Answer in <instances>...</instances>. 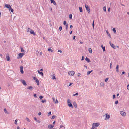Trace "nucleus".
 <instances>
[{
  "label": "nucleus",
  "mask_w": 129,
  "mask_h": 129,
  "mask_svg": "<svg viewBox=\"0 0 129 129\" xmlns=\"http://www.w3.org/2000/svg\"><path fill=\"white\" fill-rule=\"evenodd\" d=\"M30 33L31 34H33L34 35H36V34L35 33L34 31L33 30H31L30 31Z\"/></svg>",
  "instance_id": "obj_19"
},
{
  "label": "nucleus",
  "mask_w": 129,
  "mask_h": 129,
  "mask_svg": "<svg viewBox=\"0 0 129 129\" xmlns=\"http://www.w3.org/2000/svg\"><path fill=\"white\" fill-rule=\"evenodd\" d=\"M88 50L90 53H92V49L90 48H89Z\"/></svg>",
  "instance_id": "obj_24"
},
{
  "label": "nucleus",
  "mask_w": 129,
  "mask_h": 129,
  "mask_svg": "<svg viewBox=\"0 0 129 129\" xmlns=\"http://www.w3.org/2000/svg\"><path fill=\"white\" fill-rule=\"evenodd\" d=\"M75 38H76V36H74L73 38V40L75 39Z\"/></svg>",
  "instance_id": "obj_63"
},
{
  "label": "nucleus",
  "mask_w": 129,
  "mask_h": 129,
  "mask_svg": "<svg viewBox=\"0 0 129 129\" xmlns=\"http://www.w3.org/2000/svg\"><path fill=\"white\" fill-rule=\"evenodd\" d=\"M68 74L71 76H73L75 74V72L73 71H69L68 72Z\"/></svg>",
  "instance_id": "obj_3"
},
{
  "label": "nucleus",
  "mask_w": 129,
  "mask_h": 129,
  "mask_svg": "<svg viewBox=\"0 0 129 129\" xmlns=\"http://www.w3.org/2000/svg\"><path fill=\"white\" fill-rule=\"evenodd\" d=\"M34 119L35 120V121H36L37 120V118L36 117H35L34 118Z\"/></svg>",
  "instance_id": "obj_60"
},
{
  "label": "nucleus",
  "mask_w": 129,
  "mask_h": 129,
  "mask_svg": "<svg viewBox=\"0 0 129 129\" xmlns=\"http://www.w3.org/2000/svg\"><path fill=\"white\" fill-rule=\"evenodd\" d=\"M21 51L22 52H25V51L24 50L23 48H21Z\"/></svg>",
  "instance_id": "obj_34"
},
{
  "label": "nucleus",
  "mask_w": 129,
  "mask_h": 129,
  "mask_svg": "<svg viewBox=\"0 0 129 129\" xmlns=\"http://www.w3.org/2000/svg\"><path fill=\"white\" fill-rule=\"evenodd\" d=\"M107 34L108 35V36L111 38V35L109 33L107 30L106 31Z\"/></svg>",
  "instance_id": "obj_27"
},
{
  "label": "nucleus",
  "mask_w": 129,
  "mask_h": 129,
  "mask_svg": "<svg viewBox=\"0 0 129 129\" xmlns=\"http://www.w3.org/2000/svg\"><path fill=\"white\" fill-rule=\"evenodd\" d=\"M105 115H106L105 118V120H107L109 119L110 116L109 115H108L107 114H106Z\"/></svg>",
  "instance_id": "obj_6"
},
{
  "label": "nucleus",
  "mask_w": 129,
  "mask_h": 129,
  "mask_svg": "<svg viewBox=\"0 0 129 129\" xmlns=\"http://www.w3.org/2000/svg\"><path fill=\"white\" fill-rule=\"evenodd\" d=\"M78 95V93L77 92V93H76L75 94H74L73 95L74 96H77V95Z\"/></svg>",
  "instance_id": "obj_39"
},
{
  "label": "nucleus",
  "mask_w": 129,
  "mask_h": 129,
  "mask_svg": "<svg viewBox=\"0 0 129 129\" xmlns=\"http://www.w3.org/2000/svg\"><path fill=\"white\" fill-rule=\"evenodd\" d=\"M72 15L71 14H70L69 15V18L71 19L72 18Z\"/></svg>",
  "instance_id": "obj_33"
},
{
  "label": "nucleus",
  "mask_w": 129,
  "mask_h": 129,
  "mask_svg": "<svg viewBox=\"0 0 129 129\" xmlns=\"http://www.w3.org/2000/svg\"><path fill=\"white\" fill-rule=\"evenodd\" d=\"M120 113L121 115H122L123 116H125L126 115V113L123 111H121L120 112Z\"/></svg>",
  "instance_id": "obj_9"
},
{
  "label": "nucleus",
  "mask_w": 129,
  "mask_h": 129,
  "mask_svg": "<svg viewBox=\"0 0 129 129\" xmlns=\"http://www.w3.org/2000/svg\"><path fill=\"white\" fill-rule=\"evenodd\" d=\"M100 124L98 123H94L92 124V126H93L97 127Z\"/></svg>",
  "instance_id": "obj_5"
},
{
  "label": "nucleus",
  "mask_w": 129,
  "mask_h": 129,
  "mask_svg": "<svg viewBox=\"0 0 129 129\" xmlns=\"http://www.w3.org/2000/svg\"><path fill=\"white\" fill-rule=\"evenodd\" d=\"M20 71L22 74H23L24 73V71L23 70V66H21L20 68Z\"/></svg>",
  "instance_id": "obj_7"
},
{
  "label": "nucleus",
  "mask_w": 129,
  "mask_h": 129,
  "mask_svg": "<svg viewBox=\"0 0 129 129\" xmlns=\"http://www.w3.org/2000/svg\"><path fill=\"white\" fill-rule=\"evenodd\" d=\"M84 60V57L83 56H82V58L81 59V61H83Z\"/></svg>",
  "instance_id": "obj_48"
},
{
  "label": "nucleus",
  "mask_w": 129,
  "mask_h": 129,
  "mask_svg": "<svg viewBox=\"0 0 129 129\" xmlns=\"http://www.w3.org/2000/svg\"><path fill=\"white\" fill-rule=\"evenodd\" d=\"M73 84V83H70L69 84V85L68 86H71V85H72V84Z\"/></svg>",
  "instance_id": "obj_59"
},
{
  "label": "nucleus",
  "mask_w": 129,
  "mask_h": 129,
  "mask_svg": "<svg viewBox=\"0 0 129 129\" xmlns=\"http://www.w3.org/2000/svg\"><path fill=\"white\" fill-rule=\"evenodd\" d=\"M54 127V125L51 124H50L48 125V128L49 129H51L53 128Z\"/></svg>",
  "instance_id": "obj_10"
},
{
  "label": "nucleus",
  "mask_w": 129,
  "mask_h": 129,
  "mask_svg": "<svg viewBox=\"0 0 129 129\" xmlns=\"http://www.w3.org/2000/svg\"><path fill=\"white\" fill-rule=\"evenodd\" d=\"M127 88L128 90H129V84L127 85Z\"/></svg>",
  "instance_id": "obj_56"
},
{
  "label": "nucleus",
  "mask_w": 129,
  "mask_h": 129,
  "mask_svg": "<svg viewBox=\"0 0 129 129\" xmlns=\"http://www.w3.org/2000/svg\"><path fill=\"white\" fill-rule=\"evenodd\" d=\"M51 3H53L55 5H56V3L54 0H50Z\"/></svg>",
  "instance_id": "obj_13"
},
{
  "label": "nucleus",
  "mask_w": 129,
  "mask_h": 129,
  "mask_svg": "<svg viewBox=\"0 0 129 129\" xmlns=\"http://www.w3.org/2000/svg\"><path fill=\"white\" fill-rule=\"evenodd\" d=\"M63 24L64 25H66V22L65 21H64L63 23Z\"/></svg>",
  "instance_id": "obj_43"
},
{
  "label": "nucleus",
  "mask_w": 129,
  "mask_h": 129,
  "mask_svg": "<svg viewBox=\"0 0 129 129\" xmlns=\"http://www.w3.org/2000/svg\"><path fill=\"white\" fill-rule=\"evenodd\" d=\"M33 88V87L31 86H30L27 87V89H29L31 90H32V89Z\"/></svg>",
  "instance_id": "obj_20"
},
{
  "label": "nucleus",
  "mask_w": 129,
  "mask_h": 129,
  "mask_svg": "<svg viewBox=\"0 0 129 129\" xmlns=\"http://www.w3.org/2000/svg\"><path fill=\"white\" fill-rule=\"evenodd\" d=\"M6 59L8 61H9L10 60V58L9 56H6Z\"/></svg>",
  "instance_id": "obj_26"
},
{
  "label": "nucleus",
  "mask_w": 129,
  "mask_h": 129,
  "mask_svg": "<svg viewBox=\"0 0 129 129\" xmlns=\"http://www.w3.org/2000/svg\"><path fill=\"white\" fill-rule=\"evenodd\" d=\"M101 47L102 48L103 51L104 52L105 51V47L104 46L103 47V45H101Z\"/></svg>",
  "instance_id": "obj_22"
},
{
  "label": "nucleus",
  "mask_w": 129,
  "mask_h": 129,
  "mask_svg": "<svg viewBox=\"0 0 129 129\" xmlns=\"http://www.w3.org/2000/svg\"><path fill=\"white\" fill-rule=\"evenodd\" d=\"M21 82L24 85L26 86L27 85V84L26 83L25 81L24 80H22Z\"/></svg>",
  "instance_id": "obj_11"
},
{
  "label": "nucleus",
  "mask_w": 129,
  "mask_h": 129,
  "mask_svg": "<svg viewBox=\"0 0 129 129\" xmlns=\"http://www.w3.org/2000/svg\"><path fill=\"white\" fill-rule=\"evenodd\" d=\"M37 71L40 75H41L42 76L43 75V73L42 72H40L39 70H38Z\"/></svg>",
  "instance_id": "obj_15"
},
{
  "label": "nucleus",
  "mask_w": 129,
  "mask_h": 129,
  "mask_svg": "<svg viewBox=\"0 0 129 129\" xmlns=\"http://www.w3.org/2000/svg\"><path fill=\"white\" fill-rule=\"evenodd\" d=\"M24 55L23 53H20L18 54V55L19 56V58H21L22 56Z\"/></svg>",
  "instance_id": "obj_8"
},
{
  "label": "nucleus",
  "mask_w": 129,
  "mask_h": 129,
  "mask_svg": "<svg viewBox=\"0 0 129 129\" xmlns=\"http://www.w3.org/2000/svg\"><path fill=\"white\" fill-rule=\"evenodd\" d=\"M73 104L75 108H76L77 107V105L76 102L75 101L74 102Z\"/></svg>",
  "instance_id": "obj_16"
},
{
  "label": "nucleus",
  "mask_w": 129,
  "mask_h": 129,
  "mask_svg": "<svg viewBox=\"0 0 129 129\" xmlns=\"http://www.w3.org/2000/svg\"><path fill=\"white\" fill-rule=\"evenodd\" d=\"M41 102L42 103H43L44 102H46V99H45L44 100H42L41 101Z\"/></svg>",
  "instance_id": "obj_35"
},
{
  "label": "nucleus",
  "mask_w": 129,
  "mask_h": 129,
  "mask_svg": "<svg viewBox=\"0 0 129 129\" xmlns=\"http://www.w3.org/2000/svg\"><path fill=\"white\" fill-rule=\"evenodd\" d=\"M118 103V100L116 101L115 102V104H117Z\"/></svg>",
  "instance_id": "obj_51"
},
{
  "label": "nucleus",
  "mask_w": 129,
  "mask_h": 129,
  "mask_svg": "<svg viewBox=\"0 0 129 129\" xmlns=\"http://www.w3.org/2000/svg\"><path fill=\"white\" fill-rule=\"evenodd\" d=\"M58 52H60L61 53L62 52V51L61 50H58Z\"/></svg>",
  "instance_id": "obj_57"
},
{
  "label": "nucleus",
  "mask_w": 129,
  "mask_h": 129,
  "mask_svg": "<svg viewBox=\"0 0 129 129\" xmlns=\"http://www.w3.org/2000/svg\"><path fill=\"white\" fill-rule=\"evenodd\" d=\"M62 29V27L61 26H60L59 27V30L60 31H61Z\"/></svg>",
  "instance_id": "obj_40"
},
{
  "label": "nucleus",
  "mask_w": 129,
  "mask_h": 129,
  "mask_svg": "<svg viewBox=\"0 0 129 129\" xmlns=\"http://www.w3.org/2000/svg\"><path fill=\"white\" fill-rule=\"evenodd\" d=\"M108 78H106L105 80V82H107L108 81Z\"/></svg>",
  "instance_id": "obj_44"
},
{
  "label": "nucleus",
  "mask_w": 129,
  "mask_h": 129,
  "mask_svg": "<svg viewBox=\"0 0 129 129\" xmlns=\"http://www.w3.org/2000/svg\"><path fill=\"white\" fill-rule=\"evenodd\" d=\"M70 28H72L73 27V26L72 25H70Z\"/></svg>",
  "instance_id": "obj_64"
},
{
  "label": "nucleus",
  "mask_w": 129,
  "mask_h": 129,
  "mask_svg": "<svg viewBox=\"0 0 129 129\" xmlns=\"http://www.w3.org/2000/svg\"><path fill=\"white\" fill-rule=\"evenodd\" d=\"M18 120L17 119H16L15 120L14 123L16 125L17 124V122Z\"/></svg>",
  "instance_id": "obj_32"
},
{
  "label": "nucleus",
  "mask_w": 129,
  "mask_h": 129,
  "mask_svg": "<svg viewBox=\"0 0 129 129\" xmlns=\"http://www.w3.org/2000/svg\"><path fill=\"white\" fill-rule=\"evenodd\" d=\"M85 7L87 11L89 13L90 11V8L87 5L85 4Z\"/></svg>",
  "instance_id": "obj_4"
},
{
  "label": "nucleus",
  "mask_w": 129,
  "mask_h": 129,
  "mask_svg": "<svg viewBox=\"0 0 129 129\" xmlns=\"http://www.w3.org/2000/svg\"><path fill=\"white\" fill-rule=\"evenodd\" d=\"M4 112L6 114H9V113L7 111L6 108H5L4 109Z\"/></svg>",
  "instance_id": "obj_21"
},
{
  "label": "nucleus",
  "mask_w": 129,
  "mask_h": 129,
  "mask_svg": "<svg viewBox=\"0 0 129 129\" xmlns=\"http://www.w3.org/2000/svg\"><path fill=\"white\" fill-rule=\"evenodd\" d=\"M9 10L12 12H13L14 11L13 9L11 7L10 8V9H9Z\"/></svg>",
  "instance_id": "obj_30"
},
{
  "label": "nucleus",
  "mask_w": 129,
  "mask_h": 129,
  "mask_svg": "<svg viewBox=\"0 0 129 129\" xmlns=\"http://www.w3.org/2000/svg\"><path fill=\"white\" fill-rule=\"evenodd\" d=\"M118 68H119V66L118 65H117L116 66V71L117 73L119 71V70H118Z\"/></svg>",
  "instance_id": "obj_17"
},
{
  "label": "nucleus",
  "mask_w": 129,
  "mask_h": 129,
  "mask_svg": "<svg viewBox=\"0 0 129 129\" xmlns=\"http://www.w3.org/2000/svg\"><path fill=\"white\" fill-rule=\"evenodd\" d=\"M103 10L104 11H105V12L106 11V7L105 6H104V7H103Z\"/></svg>",
  "instance_id": "obj_38"
},
{
  "label": "nucleus",
  "mask_w": 129,
  "mask_h": 129,
  "mask_svg": "<svg viewBox=\"0 0 129 129\" xmlns=\"http://www.w3.org/2000/svg\"><path fill=\"white\" fill-rule=\"evenodd\" d=\"M52 78L54 80L55 79H56V78L55 76H53L52 77Z\"/></svg>",
  "instance_id": "obj_50"
},
{
  "label": "nucleus",
  "mask_w": 129,
  "mask_h": 129,
  "mask_svg": "<svg viewBox=\"0 0 129 129\" xmlns=\"http://www.w3.org/2000/svg\"><path fill=\"white\" fill-rule=\"evenodd\" d=\"M67 102L68 104V106L71 108H73V106L70 100L69 99L67 101Z\"/></svg>",
  "instance_id": "obj_1"
},
{
  "label": "nucleus",
  "mask_w": 129,
  "mask_h": 129,
  "mask_svg": "<svg viewBox=\"0 0 129 129\" xmlns=\"http://www.w3.org/2000/svg\"><path fill=\"white\" fill-rule=\"evenodd\" d=\"M63 127V126L62 125H61L60 126V128H62Z\"/></svg>",
  "instance_id": "obj_62"
},
{
  "label": "nucleus",
  "mask_w": 129,
  "mask_h": 129,
  "mask_svg": "<svg viewBox=\"0 0 129 129\" xmlns=\"http://www.w3.org/2000/svg\"><path fill=\"white\" fill-rule=\"evenodd\" d=\"M94 126H92V127L91 128V129H96V128L94 127Z\"/></svg>",
  "instance_id": "obj_55"
},
{
  "label": "nucleus",
  "mask_w": 129,
  "mask_h": 129,
  "mask_svg": "<svg viewBox=\"0 0 129 129\" xmlns=\"http://www.w3.org/2000/svg\"><path fill=\"white\" fill-rule=\"evenodd\" d=\"M79 10L80 12H82L83 11L82 8L81 7H79Z\"/></svg>",
  "instance_id": "obj_25"
},
{
  "label": "nucleus",
  "mask_w": 129,
  "mask_h": 129,
  "mask_svg": "<svg viewBox=\"0 0 129 129\" xmlns=\"http://www.w3.org/2000/svg\"><path fill=\"white\" fill-rule=\"evenodd\" d=\"M34 96L35 98H36L37 97V94H34Z\"/></svg>",
  "instance_id": "obj_49"
},
{
  "label": "nucleus",
  "mask_w": 129,
  "mask_h": 129,
  "mask_svg": "<svg viewBox=\"0 0 129 129\" xmlns=\"http://www.w3.org/2000/svg\"><path fill=\"white\" fill-rule=\"evenodd\" d=\"M48 50L49 51H51V52H53V50L51 49L50 48H49L48 49Z\"/></svg>",
  "instance_id": "obj_31"
},
{
  "label": "nucleus",
  "mask_w": 129,
  "mask_h": 129,
  "mask_svg": "<svg viewBox=\"0 0 129 129\" xmlns=\"http://www.w3.org/2000/svg\"><path fill=\"white\" fill-rule=\"evenodd\" d=\"M100 86L104 87V84L103 82H101L100 83Z\"/></svg>",
  "instance_id": "obj_23"
},
{
  "label": "nucleus",
  "mask_w": 129,
  "mask_h": 129,
  "mask_svg": "<svg viewBox=\"0 0 129 129\" xmlns=\"http://www.w3.org/2000/svg\"><path fill=\"white\" fill-rule=\"evenodd\" d=\"M43 98V96H39V98L40 99H42Z\"/></svg>",
  "instance_id": "obj_42"
},
{
  "label": "nucleus",
  "mask_w": 129,
  "mask_h": 129,
  "mask_svg": "<svg viewBox=\"0 0 129 129\" xmlns=\"http://www.w3.org/2000/svg\"><path fill=\"white\" fill-rule=\"evenodd\" d=\"M5 7L6 8H8L9 9H10V8H11V6L9 4H5Z\"/></svg>",
  "instance_id": "obj_12"
},
{
  "label": "nucleus",
  "mask_w": 129,
  "mask_h": 129,
  "mask_svg": "<svg viewBox=\"0 0 129 129\" xmlns=\"http://www.w3.org/2000/svg\"><path fill=\"white\" fill-rule=\"evenodd\" d=\"M112 30L113 31L114 33H116V29L115 28H113L112 29Z\"/></svg>",
  "instance_id": "obj_29"
},
{
  "label": "nucleus",
  "mask_w": 129,
  "mask_h": 129,
  "mask_svg": "<svg viewBox=\"0 0 129 129\" xmlns=\"http://www.w3.org/2000/svg\"><path fill=\"white\" fill-rule=\"evenodd\" d=\"M110 46L112 47L114 49H116V47L115 46V45L113 44H111Z\"/></svg>",
  "instance_id": "obj_18"
},
{
  "label": "nucleus",
  "mask_w": 129,
  "mask_h": 129,
  "mask_svg": "<svg viewBox=\"0 0 129 129\" xmlns=\"http://www.w3.org/2000/svg\"><path fill=\"white\" fill-rule=\"evenodd\" d=\"M56 117V116L55 115H53V116L52 118H51V119H54Z\"/></svg>",
  "instance_id": "obj_41"
},
{
  "label": "nucleus",
  "mask_w": 129,
  "mask_h": 129,
  "mask_svg": "<svg viewBox=\"0 0 129 129\" xmlns=\"http://www.w3.org/2000/svg\"><path fill=\"white\" fill-rule=\"evenodd\" d=\"M58 103V101L57 100V99H56V101L55 102V103L56 104L57 103Z\"/></svg>",
  "instance_id": "obj_46"
},
{
  "label": "nucleus",
  "mask_w": 129,
  "mask_h": 129,
  "mask_svg": "<svg viewBox=\"0 0 129 129\" xmlns=\"http://www.w3.org/2000/svg\"><path fill=\"white\" fill-rule=\"evenodd\" d=\"M110 10V8L109 7L108 8V12H109Z\"/></svg>",
  "instance_id": "obj_58"
},
{
  "label": "nucleus",
  "mask_w": 129,
  "mask_h": 129,
  "mask_svg": "<svg viewBox=\"0 0 129 129\" xmlns=\"http://www.w3.org/2000/svg\"><path fill=\"white\" fill-rule=\"evenodd\" d=\"M93 71L92 70H91L90 71H88L87 72V74L88 75H89V74H90V73L92 71Z\"/></svg>",
  "instance_id": "obj_28"
},
{
  "label": "nucleus",
  "mask_w": 129,
  "mask_h": 129,
  "mask_svg": "<svg viewBox=\"0 0 129 129\" xmlns=\"http://www.w3.org/2000/svg\"><path fill=\"white\" fill-rule=\"evenodd\" d=\"M34 80L37 83V85H39L40 84V83L38 79L36 77H34L33 78Z\"/></svg>",
  "instance_id": "obj_2"
},
{
  "label": "nucleus",
  "mask_w": 129,
  "mask_h": 129,
  "mask_svg": "<svg viewBox=\"0 0 129 129\" xmlns=\"http://www.w3.org/2000/svg\"><path fill=\"white\" fill-rule=\"evenodd\" d=\"M68 24H67L66 25H65V26H66V29L67 30L68 29Z\"/></svg>",
  "instance_id": "obj_36"
},
{
  "label": "nucleus",
  "mask_w": 129,
  "mask_h": 129,
  "mask_svg": "<svg viewBox=\"0 0 129 129\" xmlns=\"http://www.w3.org/2000/svg\"><path fill=\"white\" fill-rule=\"evenodd\" d=\"M25 119L26 120H27L28 122H29L30 121V120L27 117H26V118Z\"/></svg>",
  "instance_id": "obj_37"
},
{
  "label": "nucleus",
  "mask_w": 129,
  "mask_h": 129,
  "mask_svg": "<svg viewBox=\"0 0 129 129\" xmlns=\"http://www.w3.org/2000/svg\"><path fill=\"white\" fill-rule=\"evenodd\" d=\"M85 60L86 61H87L88 63H89L90 62V59L87 58V57H86Z\"/></svg>",
  "instance_id": "obj_14"
},
{
  "label": "nucleus",
  "mask_w": 129,
  "mask_h": 129,
  "mask_svg": "<svg viewBox=\"0 0 129 129\" xmlns=\"http://www.w3.org/2000/svg\"><path fill=\"white\" fill-rule=\"evenodd\" d=\"M115 94L113 95V99L115 98Z\"/></svg>",
  "instance_id": "obj_52"
},
{
  "label": "nucleus",
  "mask_w": 129,
  "mask_h": 129,
  "mask_svg": "<svg viewBox=\"0 0 129 129\" xmlns=\"http://www.w3.org/2000/svg\"><path fill=\"white\" fill-rule=\"evenodd\" d=\"M94 20L93 21V23H92V26L93 28H94Z\"/></svg>",
  "instance_id": "obj_45"
},
{
  "label": "nucleus",
  "mask_w": 129,
  "mask_h": 129,
  "mask_svg": "<svg viewBox=\"0 0 129 129\" xmlns=\"http://www.w3.org/2000/svg\"><path fill=\"white\" fill-rule=\"evenodd\" d=\"M36 121L39 123H40V121L39 120H37Z\"/></svg>",
  "instance_id": "obj_61"
},
{
  "label": "nucleus",
  "mask_w": 129,
  "mask_h": 129,
  "mask_svg": "<svg viewBox=\"0 0 129 129\" xmlns=\"http://www.w3.org/2000/svg\"><path fill=\"white\" fill-rule=\"evenodd\" d=\"M51 111L49 112L48 113V115H51Z\"/></svg>",
  "instance_id": "obj_54"
},
{
  "label": "nucleus",
  "mask_w": 129,
  "mask_h": 129,
  "mask_svg": "<svg viewBox=\"0 0 129 129\" xmlns=\"http://www.w3.org/2000/svg\"><path fill=\"white\" fill-rule=\"evenodd\" d=\"M110 68H112V65L111 63L110 64Z\"/></svg>",
  "instance_id": "obj_47"
},
{
  "label": "nucleus",
  "mask_w": 129,
  "mask_h": 129,
  "mask_svg": "<svg viewBox=\"0 0 129 129\" xmlns=\"http://www.w3.org/2000/svg\"><path fill=\"white\" fill-rule=\"evenodd\" d=\"M42 113H41L40 112H39L38 113V115H39L40 116L41 115Z\"/></svg>",
  "instance_id": "obj_53"
}]
</instances>
